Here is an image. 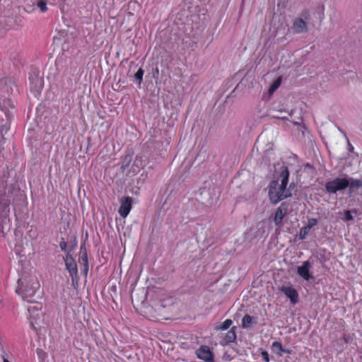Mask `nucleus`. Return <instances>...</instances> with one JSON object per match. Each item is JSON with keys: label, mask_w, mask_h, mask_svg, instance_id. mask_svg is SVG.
<instances>
[{"label": "nucleus", "mask_w": 362, "mask_h": 362, "mask_svg": "<svg viewBox=\"0 0 362 362\" xmlns=\"http://www.w3.org/2000/svg\"><path fill=\"white\" fill-rule=\"evenodd\" d=\"M288 177V168L282 166L280 168L279 177L271 182L269 189V197L273 204H277L291 195L290 189L287 188Z\"/></svg>", "instance_id": "1"}, {"label": "nucleus", "mask_w": 362, "mask_h": 362, "mask_svg": "<svg viewBox=\"0 0 362 362\" xmlns=\"http://www.w3.org/2000/svg\"><path fill=\"white\" fill-rule=\"evenodd\" d=\"M40 288V284L33 279H21L18 280V292L23 297L34 296L37 290Z\"/></svg>", "instance_id": "2"}, {"label": "nucleus", "mask_w": 362, "mask_h": 362, "mask_svg": "<svg viewBox=\"0 0 362 362\" xmlns=\"http://www.w3.org/2000/svg\"><path fill=\"white\" fill-rule=\"evenodd\" d=\"M311 20V16L308 11H303L299 16L293 21L292 29L296 34L305 33L308 31V23Z\"/></svg>", "instance_id": "3"}, {"label": "nucleus", "mask_w": 362, "mask_h": 362, "mask_svg": "<svg viewBox=\"0 0 362 362\" xmlns=\"http://www.w3.org/2000/svg\"><path fill=\"white\" fill-rule=\"evenodd\" d=\"M349 180L346 178H336L329 181L325 185V189L329 193H336L337 191L345 189L349 187Z\"/></svg>", "instance_id": "4"}, {"label": "nucleus", "mask_w": 362, "mask_h": 362, "mask_svg": "<svg viewBox=\"0 0 362 362\" xmlns=\"http://www.w3.org/2000/svg\"><path fill=\"white\" fill-rule=\"evenodd\" d=\"M196 354L197 357L205 362H214V355L209 347L202 346L197 350Z\"/></svg>", "instance_id": "5"}, {"label": "nucleus", "mask_w": 362, "mask_h": 362, "mask_svg": "<svg viewBox=\"0 0 362 362\" xmlns=\"http://www.w3.org/2000/svg\"><path fill=\"white\" fill-rule=\"evenodd\" d=\"M132 209V199L129 197H124L121 200L119 214L122 218H126Z\"/></svg>", "instance_id": "6"}, {"label": "nucleus", "mask_w": 362, "mask_h": 362, "mask_svg": "<svg viewBox=\"0 0 362 362\" xmlns=\"http://www.w3.org/2000/svg\"><path fill=\"white\" fill-rule=\"evenodd\" d=\"M280 291L283 292L291 300V303L296 304L298 300V294L296 290L290 286L281 287Z\"/></svg>", "instance_id": "7"}, {"label": "nucleus", "mask_w": 362, "mask_h": 362, "mask_svg": "<svg viewBox=\"0 0 362 362\" xmlns=\"http://www.w3.org/2000/svg\"><path fill=\"white\" fill-rule=\"evenodd\" d=\"M219 338L220 344L221 345H227L231 342H233L236 339V334L235 332V327H233L230 330L228 331L225 334H220Z\"/></svg>", "instance_id": "8"}, {"label": "nucleus", "mask_w": 362, "mask_h": 362, "mask_svg": "<svg viewBox=\"0 0 362 362\" xmlns=\"http://www.w3.org/2000/svg\"><path fill=\"white\" fill-rule=\"evenodd\" d=\"M66 268L71 276L74 278L78 273L77 265L71 255H67L65 257Z\"/></svg>", "instance_id": "9"}, {"label": "nucleus", "mask_w": 362, "mask_h": 362, "mask_svg": "<svg viewBox=\"0 0 362 362\" xmlns=\"http://www.w3.org/2000/svg\"><path fill=\"white\" fill-rule=\"evenodd\" d=\"M310 263L308 261L303 262V264L297 268V272L305 280H309L310 275L309 273L310 269Z\"/></svg>", "instance_id": "10"}, {"label": "nucleus", "mask_w": 362, "mask_h": 362, "mask_svg": "<svg viewBox=\"0 0 362 362\" xmlns=\"http://www.w3.org/2000/svg\"><path fill=\"white\" fill-rule=\"evenodd\" d=\"M144 166V161L141 156H137L132 165V171L133 173H138L141 168Z\"/></svg>", "instance_id": "11"}, {"label": "nucleus", "mask_w": 362, "mask_h": 362, "mask_svg": "<svg viewBox=\"0 0 362 362\" xmlns=\"http://www.w3.org/2000/svg\"><path fill=\"white\" fill-rule=\"evenodd\" d=\"M356 214V210L350 211L347 210L344 212L339 213V217L344 221H351L354 218V214Z\"/></svg>", "instance_id": "12"}, {"label": "nucleus", "mask_w": 362, "mask_h": 362, "mask_svg": "<svg viewBox=\"0 0 362 362\" xmlns=\"http://www.w3.org/2000/svg\"><path fill=\"white\" fill-rule=\"evenodd\" d=\"M13 107H14V105L11 101L10 99H1L0 100V108L5 112L6 111H8L10 108H13Z\"/></svg>", "instance_id": "13"}, {"label": "nucleus", "mask_w": 362, "mask_h": 362, "mask_svg": "<svg viewBox=\"0 0 362 362\" xmlns=\"http://www.w3.org/2000/svg\"><path fill=\"white\" fill-rule=\"evenodd\" d=\"M42 308V305L40 304H35L30 305L28 308V310L30 313V315H33V317H39V312Z\"/></svg>", "instance_id": "14"}, {"label": "nucleus", "mask_w": 362, "mask_h": 362, "mask_svg": "<svg viewBox=\"0 0 362 362\" xmlns=\"http://www.w3.org/2000/svg\"><path fill=\"white\" fill-rule=\"evenodd\" d=\"M232 324L233 321L230 319H227L223 322L216 325L214 328L216 330H226L232 325Z\"/></svg>", "instance_id": "15"}, {"label": "nucleus", "mask_w": 362, "mask_h": 362, "mask_svg": "<svg viewBox=\"0 0 362 362\" xmlns=\"http://www.w3.org/2000/svg\"><path fill=\"white\" fill-rule=\"evenodd\" d=\"M256 322L255 320V318L246 315L242 320V326L243 328H248L250 327L252 324H255Z\"/></svg>", "instance_id": "16"}, {"label": "nucleus", "mask_w": 362, "mask_h": 362, "mask_svg": "<svg viewBox=\"0 0 362 362\" xmlns=\"http://www.w3.org/2000/svg\"><path fill=\"white\" fill-rule=\"evenodd\" d=\"M281 77H279L272 83V84L270 86V87L268 90V93L269 95H272L277 90V88L281 85Z\"/></svg>", "instance_id": "17"}, {"label": "nucleus", "mask_w": 362, "mask_h": 362, "mask_svg": "<svg viewBox=\"0 0 362 362\" xmlns=\"http://www.w3.org/2000/svg\"><path fill=\"white\" fill-rule=\"evenodd\" d=\"M349 180V188L350 190H354L355 189H358L362 187V180H355L353 178L348 179Z\"/></svg>", "instance_id": "18"}, {"label": "nucleus", "mask_w": 362, "mask_h": 362, "mask_svg": "<svg viewBox=\"0 0 362 362\" xmlns=\"http://www.w3.org/2000/svg\"><path fill=\"white\" fill-rule=\"evenodd\" d=\"M284 216V214L283 213V211L281 209L279 208L275 214L274 216V223L276 226H279L281 223Z\"/></svg>", "instance_id": "19"}, {"label": "nucleus", "mask_w": 362, "mask_h": 362, "mask_svg": "<svg viewBox=\"0 0 362 362\" xmlns=\"http://www.w3.org/2000/svg\"><path fill=\"white\" fill-rule=\"evenodd\" d=\"M274 352L276 353L279 356H281L282 352L284 351L282 345L279 341H274L272 346Z\"/></svg>", "instance_id": "20"}, {"label": "nucleus", "mask_w": 362, "mask_h": 362, "mask_svg": "<svg viewBox=\"0 0 362 362\" xmlns=\"http://www.w3.org/2000/svg\"><path fill=\"white\" fill-rule=\"evenodd\" d=\"M8 126L6 124L0 125V152L2 150V146L4 144V133H6L8 131Z\"/></svg>", "instance_id": "21"}, {"label": "nucleus", "mask_w": 362, "mask_h": 362, "mask_svg": "<svg viewBox=\"0 0 362 362\" xmlns=\"http://www.w3.org/2000/svg\"><path fill=\"white\" fill-rule=\"evenodd\" d=\"M37 6L42 12H45L47 10V1L45 0H39L37 3Z\"/></svg>", "instance_id": "22"}, {"label": "nucleus", "mask_w": 362, "mask_h": 362, "mask_svg": "<svg viewBox=\"0 0 362 362\" xmlns=\"http://www.w3.org/2000/svg\"><path fill=\"white\" fill-rule=\"evenodd\" d=\"M144 73V70L141 68H140L134 75V77L138 81L139 85L142 81Z\"/></svg>", "instance_id": "23"}, {"label": "nucleus", "mask_w": 362, "mask_h": 362, "mask_svg": "<svg viewBox=\"0 0 362 362\" xmlns=\"http://www.w3.org/2000/svg\"><path fill=\"white\" fill-rule=\"evenodd\" d=\"M33 83H35V88L37 89H41L42 87V80L40 78L35 77L33 78Z\"/></svg>", "instance_id": "24"}, {"label": "nucleus", "mask_w": 362, "mask_h": 362, "mask_svg": "<svg viewBox=\"0 0 362 362\" xmlns=\"http://www.w3.org/2000/svg\"><path fill=\"white\" fill-rule=\"evenodd\" d=\"M317 221L315 218L309 219L306 227H308L309 229H310L312 227L315 226L317 224Z\"/></svg>", "instance_id": "25"}, {"label": "nucleus", "mask_w": 362, "mask_h": 362, "mask_svg": "<svg viewBox=\"0 0 362 362\" xmlns=\"http://www.w3.org/2000/svg\"><path fill=\"white\" fill-rule=\"evenodd\" d=\"M309 230L310 229L306 226L301 228L300 232V236L301 239H303L305 238V236L306 235V234L308 233Z\"/></svg>", "instance_id": "26"}, {"label": "nucleus", "mask_w": 362, "mask_h": 362, "mask_svg": "<svg viewBox=\"0 0 362 362\" xmlns=\"http://www.w3.org/2000/svg\"><path fill=\"white\" fill-rule=\"evenodd\" d=\"M82 259L85 262L86 265H85L84 270H85L86 273H87V272H88V257H87L86 254H84V255L82 257Z\"/></svg>", "instance_id": "27"}, {"label": "nucleus", "mask_w": 362, "mask_h": 362, "mask_svg": "<svg viewBox=\"0 0 362 362\" xmlns=\"http://www.w3.org/2000/svg\"><path fill=\"white\" fill-rule=\"evenodd\" d=\"M262 356L263 357V360L264 362H269V354L267 351H263L262 353Z\"/></svg>", "instance_id": "28"}, {"label": "nucleus", "mask_w": 362, "mask_h": 362, "mask_svg": "<svg viewBox=\"0 0 362 362\" xmlns=\"http://www.w3.org/2000/svg\"><path fill=\"white\" fill-rule=\"evenodd\" d=\"M66 243H60V247L62 250H64L65 247H66Z\"/></svg>", "instance_id": "29"}, {"label": "nucleus", "mask_w": 362, "mask_h": 362, "mask_svg": "<svg viewBox=\"0 0 362 362\" xmlns=\"http://www.w3.org/2000/svg\"><path fill=\"white\" fill-rule=\"evenodd\" d=\"M3 362H9L4 356H3Z\"/></svg>", "instance_id": "30"}, {"label": "nucleus", "mask_w": 362, "mask_h": 362, "mask_svg": "<svg viewBox=\"0 0 362 362\" xmlns=\"http://www.w3.org/2000/svg\"><path fill=\"white\" fill-rule=\"evenodd\" d=\"M349 149H353L354 147L351 146L350 143H349Z\"/></svg>", "instance_id": "31"}, {"label": "nucleus", "mask_w": 362, "mask_h": 362, "mask_svg": "<svg viewBox=\"0 0 362 362\" xmlns=\"http://www.w3.org/2000/svg\"><path fill=\"white\" fill-rule=\"evenodd\" d=\"M125 159H126V160H128V161H129V160H130V158H129V157H128V156H126V157H125Z\"/></svg>", "instance_id": "32"}, {"label": "nucleus", "mask_w": 362, "mask_h": 362, "mask_svg": "<svg viewBox=\"0 0 362 362\" xmlns=\"http://www.w3.org/2000/svg\"><path fill=\"white\" fill-rule=\"evenodd\" d=\"M284 352L289 353V351L288 350H286V351L284 350Z\"/></svg>", "instance_id": "33"}]
</instances>
